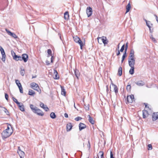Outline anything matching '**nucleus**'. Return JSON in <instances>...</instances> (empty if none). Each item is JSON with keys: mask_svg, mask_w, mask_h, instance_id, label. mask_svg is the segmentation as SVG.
Here are the masks:
<instances>
[{"mask_svg": "<svg viewBox=\"0 0 158 158\" xmlns=\"http://www.w3.org/2000/svg\"><path fill=\"white\" fill-rule=\"evenodd\" d=\"M12 131H8L5 130L2 133V136L3 139H6L10 136L12 134Z\"/></svg>", "mask_w": 158, "mask_h": 158, "instance_id": "f257e3e1", "label": "nucleus"}, {"mask_svg": "<svg viewBox=\"0 0 158 158\" xmlns=\"http://www.w3.org/2000/svg\"><path fill=\"white\" fill-rule=\"evenodd\" d=\"M73 38L74 41L80 45L81 49H82V47L83 46V42L80 40V38L77 36H74L73 37Z\"/></svg>", "mask_w": 158, "mask_h": 158, "instance_id": "f03ea898", "label": "nucleus"}, {"mask_svg": "<svg viewBox=\"0 0 158 158\" xmlns=\"http://www.w3.org/2000/svg\"><path fill=\"white\" fill-rule=\"evenodd\" d=\"M129 65L130 67H134L135 64V58H128Z\"/></svg>", "mask_w": 158, "mask_h": 158, "instance_id": "7ed1b4c3", "label": "nucleus"}, {"mask_svg": "<svg viewBox=\"0 0 158 158\" xmlns=\"http://www.w3.org/2000/svg\"><path fill=\"white\" fill-rule=\"evenodd\" d=\"M86 12L88 17L91 16L93 13L92 8L90 6L87 7L86 9Z\"/></svg>", "mask_w": 158, "mask_h": 158, "instance_id": "20e7f679", "label": "nucleus"}, {"mask_svg": "<svg viewBox=\"0 0 158 158\" xmlns=\"http://www.w3.org/2000/svg\"><path fill=\"white\" fill-rule=\"evenodd\" d=\"M99 39H101L103 43L105 45L106 44H107L108 42V41L107 39V38L106 37L102 36V37H98L97 38V39L98 40V43Z\"/></svg>", "mask_w": 158, "mask_h": 158, "instance_id": "39448f33", "label": "nucleus"}, {"mask_svg": "<svg viewBox=\"0 0 158 158\" xmlns=\"http://www.w3.org/2000/svg\"><path fill=\"white\" fill-rule=\"evenodd\" d=\"M28 56L26 54H23L21 56V61L23 60L24 62H26L28 60Z\"/></svg>", "mask_w": 158, "mask_h": 158, "instance_id": "423d86ee", "label": "nucleus"}, {"mask_svg": "<svg viewBox=\"0 0 158 158\" xmlns=\"http://www.w3.org/2000/svg\"><path fill=\"white\" fill-rule=\"evenodd\" d=\"M34 113L39 116H43L44 114L43 112L38 108H37V109L35 110Z\"/></svg>", "mask_w": 158, "mask_h": 158, "instance_id": "0eeeda50", "label": "nucleus"}, {"mask_svg": "<svg viewBox=\"0 0 158 158\" xmlns=\"http://www.w3.org/2000/svg\"><path fill=\"white\" fill-rule=\"evenodd\" d=\"M127 101L129 103H132L134 101V98L133 95L131 94L130 95L127 96Z\"/></svg>", "mask_w": 158, "mask_h": 158, "instance_id": "6e6552de", "label": "nucleus"}, {"mask_svg": "<svg viewBox=\"0 0 158 158\" xmlns=\"http://www.w3.org/2000/svg\"><path fill=\"white\" fill-rule=\"evenodd\" d=\"M31 87L34 90L38 91L39 87L38 85L36 83L33 82L31 84Z\"/></svg>", "mask_w": 158, "mask_h": 158, "instance_id": "1a4fd4ad", "label": "nucleus"}, {"mask_svg": "<svg viewBox=\"0 0 158 158\" xmlns=\"http://www.w3.org/2000/svg\"><path fill=\"white\" fill-rule=\"evenodd\" d=\"M158 118V112H154L152 114V119L153 121H155Z\"/></svg>", "mask_w": 158, "mask_h": 158, "instance_id": "9d476101", "label": "nucleus"}, {"mask_svg": "<svg viewBox=\"0 0 158 158\" xmlns=\"http://www.w3.org/2000/svg\"><path fill=\"white\" fill-rule=\"evenodd\" d=\"M6 31L9 35L11 36L14 38L16 39L17 38V36L14 33L11 32L10 31L6 29Z\"/></svg>", "mask_w": 158, "mask_h": 158, "instance_id": "9b49d317", "label": "nucleus"}, {"mask_svg": "<svg viewBox=\"0 0 158 158\" xmlns=\"http://www.w3.org/2000/svg\"><path fill=\"white\" fill-rule=\"evenodd\" d=\"M143 118H145L148 116L149 114L148 111L146 110H143L142 111Z\"/></svg>", "mask_w": 158, "mask_h": 158, "instance_id": "f8f14e48", "label": "nucleus"}, {"mask_svg": "<svg viewBox=\"0 0 158 158\" xmlns=\"http://www.w3.org/2000/svg\"><path fill=\"white\" fill-rule=\"evenodd\" d=\"M79 131H81L82 130L85 128L86 127V126L85 124L82 123H80L79 125Z\"/></svg>", "mask_w": 158, "mask_h": 158, "instance_id": "ddd939ff", "label": "nucleus"}, {"mask_svg": "<svg viewBox=\"0 0 158 158\" xmlns=\"http://www.w3.org/2000/svg\"><path fill=\"white\" fill-rule=\"evenodd\" d=\"M135 52L133 49H131L128 58H135Z\"/></svg>", "mask_w": 158, "mask_h": 158, "instance_id": "4468645a", "label": "nucleus"}, {"mask_svg": "<svg viewBox=\"0 0 158 158\" xmlns=\"http://www.w3.org/2000/svg\"><path fill=\"white\" fill-rule=\"evenodd\" d=\"M128 48V43H127L126 44V46H125V52L123 54L122 59H124L125 57H126L127 56V54L126 52L127 51V50Z\"/></svg>", "mask_w": 158, "mask_h": 158, "instance_id": "2eb2a0df", "label": "nucleus"}, {"mask_svg": "<svg viewBox=\"0 0 158 158\" xmlns=\"http://www.w3.org/2000/svg\"><path fill=\"white\" fill-rule=\"evenodd\" d=\"M72 125L71 123H69L66 126V130L67 131H70L72 127Z\"/></svg>", "mask_w": 158, "mask_h": 158, "instance_id": "dca6fc26", "label": "nucleus"}, {"mask_svg": "<svg viewBox=\"0 0 158 158\" xmlns=\"http://www.w3.org/2000/svg\"><path fill=\"white\" fill-rule=\"evenodd\" d=\"M1 52L2 56V60L3 61H4L6 59V56L4 49L1 51Z\"/></svg>", "mask_w": 158, "mask_h": 158, "instance_id": "f3484780", "label": "nucleus"}, {"mask_svg": "<svg viewBox=\"0 0 158 158\" xmlns=\"http://www.w3.org/2000/svg\"><path fill=\"white\" fill-rule=\"evenodd\" d=\"M135 83L136 85L139 86H142L143 85L145 84L144 82L142 81H139L137 82H135Z\"/></svg>", "mask_w": 158, "mask_h": 158, "instance_id": "a211bd4d", "label": "nucleus"}, {"mask_svg": "<svg viewBox=\"0 0 158 158\" xmlns=\"http://www.w3.org/2000/svg\"><path fill=\"white\" fill-rule=\"evenodd\" d=\"M112 86L113 87L114 90L115 92V93L116 95L118 92V89L117 86L113 84H112Z\"/></svg>", "mask_w": 158, "mask_h": 158, "instance_id": "6ab92c4d", "label": "nucleus"}, {"mask_svg": "<svg viewBox=\"0 0 158 158\" xmlns=\"http://www.w3.org/2000/svg\"><path fill=\"white\" fill-rule=\"evenodd\" d=\"M53 73L54 74H55V77H53L55 79H58L59 78V76L57 71L55 69H54Z\"/></svg>", "mask_w": 158, "mask_h": 158, "instance_id": "aec40b11", "label": "nucleus"}, {"mask_svg": "<svg viewBox=\"0 0 158 158\" xmlns=\"http://www.w3.org/2000/svg\"><path fill=\"white\" fill-rule=\"evenodd\" d=\"M87 117L89 118L88 120L89 123L92 124H94V121L93 120V118L89 115H88Z\"/></svg>", "mask_w": 158, "mask_h": 158, "instance_id": "412c9836", "label": "nucleus"}, {"mask_svg": "<svg viewBox=\"0 0 158 158\" xmlns=\"http://www.w3.org/2000/svg\"><path fill=\"white\" fill-rule=\"evenodd\" d=\"M13 59L16 61H21V56L15 55L13 56Z\"/></svg>", "mask_w": 158, "mask_h": 158, "instance_id": "4be33fe9", "label": "nucleus"}, {"mask_svg": "<svg viewBox=\"0 0 158 158\" xmlns=\"http://www.w3.org/2000/svg\"><path fill=\"white\" fill-rule=\"evenodd\" d=\"M131 8V6L130 2L127 4V5L126 6V13L128 12L130 10Z\"/></svg>", "mask_w": 158, "mask_h": 158, "instance_id": "5701e85b", "label": "nucleus"}, {"mask_svg": "<svg viewBox=\"0 0 158 158\" xmlns=\"http://www.w3.org/2000/svg\"><path fill=\"white\" fill-rule=\"evenodd\" d=\"M69 17V14L68 11L66 12L64 14V19L66 20H68Z\"/></svg>", "mask_w": 158, "mask_h": 158, "instance_id": "b1692460", "label": "nucleus"}, {"mask_svg": "<svg viewBox=\"0 0 158 158\" xmlns=\"http://www.w3.org/2000/svg\"><path fill=\"white\" fill-rule=\"evenodd\" d=\"M61 94L65 96L66 94V91L64 89V87L63 86H61Z\"/></svg>", "mask_w": 158, "mask_h": 158, "instance_id": "393cba45", "label": "nucleus"}, {"mask_svg": "<svg viewBox=\"0 0 158 158\" xmlns=\"http://www.w3.org/2000/svg\"><path fill=\"white\" fill-rule=\"evenodd\" d=\"M118 74L119 76H121L122 75V68L121 66H120L118 68Z\"/></svg>", "mask_w": 158, "mask_h": 158, "instance_id": "a878e982", "label": "nucleus"}, {"mask_svg": "<svg viewBox=\"0 0 158 158\" xmlns=\"http://www.w3.org/2000/svg\"><path fill=\"white\" fill-rule=\"evenodd\" d=\"M30 107L31 109L33 112H34V111H35V110L37 109V108L36 106H34V105H33L32 104H30Z\"/></svg>", "mask_w": 158, "mask_h": 158, "instance_id": "bb28decb", "label": "nucleus"}, {"mask_svg": "<svg viewBox=\"0 0 158 158\" xmlns=\"http://www.w3.org/2000/svg\"><path fill=\"white\" fill-rule=\"evenodd\" d=\"M131 69L129 70V73L131 75L134 74V67H130Z\"/></svg>", "mask_w": 158, "mask_h": 158, "instance_id": "cd10ccee", "label": "nucleus"}, {"mask_svg": "<svg viewBox=\"0 0 158 158\" xmlns=\"http://www.w3.org/2000/svg\"><path fill=\"white\" fill-rule=\"evenodd\" d=\"M17 152L20 156H24L25 153L23 152L22 151H17Z\"/></svg>", "mask_w": 158, "mask_h": 158, "instance_id": "c85d7f7f", "label": "nucleus"}, {"mask_svg": "<svg viewBox=\"0 0 158 158\" xmlns=\"http://www.w3.org/2000/svg\"><path fill=\"white\" fill-rule=\"evenodd\" d=\"M28 94L30 95H33L35 94V92L33 90L30 89L29 90Z\"/></svg>", "mask_w": 158, "mask_h": 158, "instance_id": "c756f323", "label": "nucleus"}, {"mask_svg": "<svg viewBox=\"0 0 158 158\" xmlns=\"http://www.w3.org/2000/svg\"><path fill=\"white\" fill-rule=\"evenodd\" d=\"M19 108L22 111H25L24 106L22 103H21V105L20 106H19Z\"/></svg>", "mask_w": 158, "mask_h": 158, "instance_id": "7c9ffc66", "label": "nucleus"}, {"mask_svg": "<svg viewBox=\"0 0 158 158\" xmlns=\"http://www.w3.org/2000/svg\"><path fill=\"white\" fill-rule=\"evenodd\" d=\"M21 70L20 71V73L21 75L23 76L25 74V71L24 69H22V68H21Z\"/></svg>", "mask_w": 158, "mask_h": 158, "instance_id": "2f4dec72", "label": "nucleus"}, {"mask_svg": "<svg viewBox=\"0 0 158 158\" xmlns=\"http://www.w3.org/2000/svg\"><path fill=\"white\" fill-rule=\"evenodd\" d=\"M50 116L51 118L52 119H54L56 118V115L54 112H52L50 114Z\"/></svg>", "mask_w": 158, "mask_h": 158, "instance_id": "473e14b6", "label": "nucleus"}, {"mask_svg": "<svg viewBox=\"0 0 158 158\" xmlns=\"http://www.w3.org/2000/svg\"><path fill=\"white\" fill-rule=\"evenodd\" d=\"M15 82L18 87H20V86H22L21 84L20 83L19 81L18 80H16Z\"/></svg>", "mask_w": 158, "mask_h": 158, "instance_id": "72a5a7b5", "label": "nucleus"}, {"mask_svg": "<svg viewBox=\"0 0 158 158\" xmlns=\"http://www.w3.org/2000/svg\"><path fill=\"white\" fill-rule=\"evenodd\" d=\"M0 107L1 108H3L4 109V111L5 113H6L7 115H9V112L6 109L5 107H2L1 106H0Z\"/></svg>", "mask_w": 158, "mask_h": 158, "instance_id": "f704fd0d", "label": "nucleus"}, {"mask_svg": "<svg viewBox=\"0 0 158 158\" xmlns=\"http://www.w3.org/2000/svg\"><path fill=\"white\" fill-rule=\"evenodd\" d=\"M144 21L146 22V25L148 27V28H151V26L150 25V21H147L146 19H144Z\"/></svg>", "mask_w": 158, "mask_h": 158, "instance_id": "c9c22d12", "label": "nucleus"}, {"mask_svg": "<svg viewBox=\"0 0 158 158\" xmlns=\"http://www.w3.org/2000/svg\"><path fill=\"white\" fill-rule=\"evenodd\" d=\"M127 90L128 91H130L131 90V86L130 84L128 85L126 87Z\"/></svg>", "mask_w": 158, "mask_h": 158, "instance_id": "e433bc0d", "label": "nucleus"}, {"mask_svg": "<svg viewBox=\"0 0 158 158\" xmlns=\"http://www.w3.org/2000/svg\"><path fill=\"white\" fill-rule=\"evenodd\" d=\"M84 108L86 110H88L89 109V104L87 105L84 104Z\"/></svg>", "mask_w": 158, "mask_h": 158, "instance_id": "4c0bfd02", "label": "nucleus"}, {"mask_svg": "<svg viewBox=\"0 0 158 158\" xmlns=\"http://www.w3.org/2000/svg\"><path fill=\"white\" fill-rule=\"evenodd\" d=\"M48 53V57H49V56H52V51L50 49H48L47 50Z\"/></svg>", "mask_w": 158, "mask_h": 158, "instance_id": "58836bf2", "label": "nucleus"}, {"mask_svg": "<svg viewBox=\"0 0 158 158\" xmlns=\"http://www.w3.org/2000/svg\"><path fill=\"white\" fill-rule=\"evenodd\" d=\"M125 45L124 44L122 46L120 50V51L122 52L125 49Z\"/></svg>", "mask_w": 158, "mask_h": 158, "instance_id": "ea45409f", "label": "nucleus"}, {"mask_svg": "<svg viewBox=\"0 0 158 158\" xmlns=\"http://www.w3.org/2000/svg\"><path fill=\"white\" fill-rule=\"evenodd\" d=\"M150 38L152 39V40L154 43H156L157 42L156 40L153 37L152 35H151V36L150 37Z\"/></svg>", "mask_w": 158, "mask_h": 158, "instance_id": "a19ab883", "label": "nucleus"}, {"mask_svg": "<svg viewBox=\"0 0 158 158\" xmlns=\"http://www.w3.org/2000/svg\"><path fill=\"white\" fill-rule=\"evenodd\" d=\"M19 89L20 92V93H23V89L22 86H20V87H19Z\"/></svg>", "mask_w": 158, "mask_h": 158, "instance_id": "79ce46f5", "label": "nucleus"}, {"mask_svg": "<svg viewBox=\"0 0 158 158\" xmlns=\"http://www.w3.org/2000/svg\"><path fill=\"white\" fill-rule=\"evenodd\" d=\"M82 119V118L80 117H77L75 118V120L76 121H78L79 120Z\"/></svg>", "mask_w": 158, "mask_h": 158, "instance_id": "37998d69", "label": "nucleus"}, {"mask_svg": "<svg viewBox=\"0 0 158 158\" xmlns=\"http://www.w3.org/2000/svg\"><path fill=\"white\" fill-rule=\"evenodd\" d=\"M148 150H151L152 149V145L151 144H149L148 145Z\"/></svg>", "mask_w": 158, "mask_h": 158, "instance_id": "c03bdc74", "label": "nucleus"}, {"mask_svg": "<svg viewBox=\"0 0 158 158\" xmlns=\"http://www.w3.org/2000/svg\"><path fill=\"white\" fill-rule=\"evenodd\" d=\"M12 99L13 101L15 102L16 103H19V102L17 101V99L15 98L14 97L12 98Z\"/></svg>", "mask_w": 158, "mask_h": 158, "instance_id": "a18cd8bd", "label": "nucleus"}, {"mask_svg": "<svg viewBox=\"0 0 158 158\" xmlns=\"http://www.w3.org/2000/svg\"><path fill=\"white\" fill-rule=\"evenodd\" d=\"M99 153H101V158H104L103 156L104 153L102 151H100L99 152Z\"/></svg>", "mask_w": 158, "mask_h": 158, "instance_id": "49530a36", "label": "nucleus"}, {"mask_svg": "<svg viewBox=\"0 0 158 158\" xmlns=\"http://www.w3.org/2000/svg\"><path fill=\"white\" fill-rule=\"evenodd\" d=\"M110 158H115L114 157V154L112 151H110Z\"/></svg>", "mask_w": 158, "mask_h": 158, "instance_id": "de8ad7c7", "label": "nucleus"}, {"mask_svg": "<svg viewBox=\"0 0 158 158\" xmlns=\"http://www.w3.org/2000/svg\"><path fill=\"white\" fill-rule=\"evenodd\" d=\"M43 109L46 111H48L49 110L48 108L47 107L46 105L45 106V107H43Z\"/></svg>", "mask_w": 158, "mask_h": 158, "instance_id": "09e8293b", "label": "nucleus"}, {"mask_svg": "<svg viewBox=\"0 0 158 158\" xmlns=\"http://www.w3.org/2000/svg\"><path fill=\"white\" fill-rule=\"evenodd\" d=\"M87 147L89 149L90 148V144L89 140L88 141V143L87 144Z\"/></svg>", "mask_w": 158, "mask_h": 158, "instance_id": "8fccbe9b", "label": "nucleus"}, {"mask_svg": "<svg viewBox=\"0 0 158 158\" xmlns=\"http://www.w3.org/2000/svg\"><path fill=\"white\" fill-rule=\"evenodd\" d=\"M5 98L7 100H8V95L7 94H6V93H5Z\"/></svg>", "mask_w": 158, "mask_h": 158, "instance_id": "3c124183", "label": "nucleus"}, {"mask_svg": "<svg viewBox=\"0 0 158 158\" xmlns=\"http://www.w3.org/2000/svg\"><path fill=\"white\" fill-rule=\"evenodd\" d=\"M40 107H42L43 108V107H45V105H44V104L43 103H40Z\"/></svg>", "mask_w": 158, "mask_h": 158, "instance_id": "603ef678", "label": "nucleus"}, {"mask_svg": "<svg viewBox=\"0 0 158 158\" xmlns=\"http://www.w3.org/2000/svg\"><path fill=\"white\" fill-rule=\"evenodd\" d=\"M11 53L12 55L13 56H13H15V55H16V54H15V53L13 51H11Z\"/></svg>", "mask_w": 158, "mask_h": 158, "instance_id": "864d4df0", "label": "nucleus"}, {"mask_svg": "<svg viewBox=\"0 0 158 158\" xmlns=\"http://www.w3.org/2000/svg\"><path fill=\"white\" fill-rule=\"evenodd\" d=\"M45 63H46V64L47 65H49L50 64V62H49V61L48 60H46L45 61Z\"/></svg>", "mask_w": 158, "mask_h": 158, "instance_id": "5fc2aeb1", "label": "nucleus"}, {"mask_svg": "<svg viewBox=\"0 0 158 158\" xmlns=\"http://www.w3.org/2000/svg\"><path fill=\"white\" fill-rule=\"evenodd\" d=\"M5 130L8 131H12L11 130H10V128L8 126L7 127V128Z\"/></svg>", "mask_w": 158, "mask_h": 158, "instance_id": "6e6d98bb", "label": "nucleus"}, {"mask_svg": "<svg viewBox=\"0 0 158 158\" xmlns=\"http://www.w3.org/2000/svg\"><path fill=\"white\" fill-rule=\"evenodd\" d=\"M53 56H52L51 57V62L52 63L53 62Z\"/></svg>", "mask_w": 158, "mask_h": 158, "instance_id": "4d7b16f0", "label": "nucleus"}, {"mask_svg": "<svg viewBox=\"0 0 158 158\" xmlns=\"http://www.w3.org/2000/svg\"><path fill=\"white\" fill-rule=\"evenodd\" d=\"M120 51L119 50H118V52L117 53V54H116V55L117 56H118V55H119L120 54Z\"/></svg>", "mask_w": 158, "mask_h": 158, "instance_id": "13d9d810", "label": "nucleus"}, {"mask_svg": "<svg viewBox=\"0 0 158 158\" xmlns=\"http://www.w3.org/2000/svg\"><path fill=\"white\" fill-rule=\"evenodd\" d=\"M64 116L65 118H68V114L67 113H65L64 114Z\"/></svg>", "mask_w": 158, "mask_h": 158, "instance_id": "bf43d9fd", "label": "nucleus"}, {"mask_svg": "<svg viewBox=\"0 0 158 158\" xmlns=\"http://www.w3.org/2000/svg\"><path fill=\"white\" fill-rule=\"evenodd\" d=\"M16 104L18 105L19 107V106H20L21 105V103H20L19 102V103H16Z\"/></svg>", "mask_w": 158, "mask_h": 158, "instance_id": "052dcab7", "label": "nucleus"}, {"mask_svg": "<svg viewBox=\"0 0 158 158\" xmlns=\"http://www.w3.org/2000/svg\"><path fill=\"white\" fill-rule=\"evenodd\" d=\"M150 31L151 33H152L153 31V29L152 30L151 29V28H149Z\"/></svg>", "mask_w": 158, "mask_h": 158, "instance_id": "680f3d73", "label": "nucleus"}, {"mask_svg": "<svg viewBox=\"0 0 158 158\" xmlns=\"http://www.w3.org/2000/svg\"><path fill=\"white\" fill-rule=\"evenodd\" d=\"M58 36L60 37V39L62 40L61 37V35L60 33H59L58 34Z\"/></svg>", "mask_w": 158, "mask_h": 158, "instance_id": "e2e57ef3", "label": "nucleus"}, {"mask_svg": "<svg viewBox=\"0 0 158 158\" xmlns=\"http://www.w3.org/2000/svg\"><path fill=\"white\" fill-rule=\"evenodd\" d=\"M3 50V48L1 46H0V51H1Z\"/></svg>", "mask_w": 158, "mask_h": 158, "instance_id": "0e129e2a", "label": "nucleus"}, {"mask_svg": "<svg viewBox=\"0 0 158 158\" xmlns=\"http://www.w3.org/2000/svg\"><path fill=\"white\" fill-rule=\"evenodd\" d=\"M21 151L20 147H18V150L17 151Z\"/></svg>", "mask_w": 158, "mask_h": 158, "instance_id": "69168bd1", "label": "nucleus"}, {"mask_svg": "<svg viewBox=\"0 0 158 158\" xmlns=\"http://www.w3.org/2000/svg\"><path fill=\"white\" fill-rule=\"evenodd\" d=\"M144 104L145 105V107L146 108H147L148 107V108H149V107L148 106V105H147V104H146V103H144Z\"/></svg>", "mask_w": 158, "mask_h": 158, "instance_id": "338daca9", "label": "nucleus"}, {"mask_svg": "<svg viewBox=\"0 0 158 158\" xmlns=\"http://www.w3.org/2000/svg\"><path fill=\"white\" fill-rule=\"evenodd\" d=\"M36 77V75H35V76H32V78L33 79V78H35Z\"/></svg>", "mask_w": 158, "mask_h": 158, "instance_id": "774afa93", "label": "nucleus"}]
</instances>
